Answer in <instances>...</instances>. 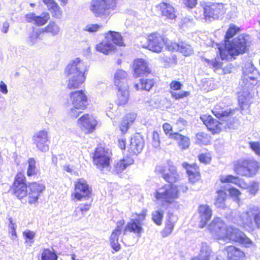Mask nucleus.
<instances>
[{
    "mask_svg": "<svg viewBox=\"0 0 260 260\" xmlns=\"http://www.w3.org/2000/svg\"><path fill=\"white\" fill-rule=\"evenodd\" d=\"M155 172L160 176L167 182L168 184H165L161 189V192L156 190L154 197L157 200L161 201L162 207L169 206L176 203V200L179 198L180 192H185L188 187L185 183L175 184L179 180V175L177 172L176 166L173 163L168 160L162 165L157 166L155 169Z\"/></svg>",
    "mask_w": 260,
    "mask_h": 260,
    "instance_id": "obj_1",
    "label": "nucleus"
},
{
    "mask_svg": "<svg viewBox=\"0 0 260 260\" xmlns=\"http://www.w3.org/2000/svg\"><path fill=\"white\" fill-rule=\"evenodd\" d=\"M241 31V27L235 24L229 25L223 38L224 46L218 47V54L222 60L235 59L239 55L249 51L251 44L249 35L241 34L234 38Z\"/></svg>",
    "mask_w": 260,
    "mask_h": 260,
    "instance_id": "obj_2",
    "label": "nucleus"
},
{
    "mask_svg": "<svg viewBox=\"0 0 260 260\" xmlns=\"http://www.w3.org/2000/svg\"><path fill=\"white\" fill-rule=\"evenodd\" d=\"M45 185L40 181L27 182L23 172H18L14 176L9 191L17 199L29 205H36L45 190Z\"/></svg>",
    "mask_w": 260,
    "mask_h": 260,
    "instance_id": "obj_3",
    "label": "nucleus"
},
{
    "mask_svg": "<svg viewBox=\"0 0 260 260\" xmlns=\"http://www.w3.org/2000/svg\"><path fill=\"white\" fill-rule=\"evenodd\" d=\"M148 210L143 209L141 213H134L133 216L137 217L136 219H131L125 226V221L123 219L119 220L116 223V226L113 230L110 238V244L115 251H118L120 249V245L118 243L119 235L122 233L125 235L127 232L133 233L138 237H140L144 232L142 227V221L145 220L147 215Z\"/></svg>",
    "mask_w": 260,
    "mask_h": 260,
    "instance_id": "obj_4",
    "label": "nucleus"
},
{
    "mask_svg": "<svg viewBox=\"0 0 260 260\" xmlns=\"http://www.w3.org/2000/svg\"><path fill=\"white\" fill-rule=\"evenodd\" d=\"M87 67L79 58L71 61L64 70L65 76L68 78L67 88L69 89H78L86 79Z\"/></svg>",
    "mask_w": 260,
    "mask_h": 260,
    "instance_id": "obj_5",
    "label": "nucleus"
},
{
    "mask_svg": "<svg viewBox=\"0 0 260 260\" xmlns=\"http://www.w3.org/2000/svg\"><path fill=\"white\" fill-rule=\"evenodd\" d=\"M214 234L219 239L238 243L245 248L250 247L253 244L252 241L245 234L233 226L217 224Z\"/></svg>",
    "mask_w": 260,
    "mask_h": 260,
    "instance_id": "obj_6",
    "label": "nucleus"
},
{
    "mask_svg": "<svg viewBox=\"0 0 260 260\" xmlns=\"http://www.w3.org/2000/svg\"><path fill=\"white\" fill-rule=\"evenodd\" d=\"M260 170V163L254 159L243 158L233 162V171L237 175L253 177Z\"/></svg>",
    "mask_w": 260,
    "mask_h": 260,
    "instance_id": "obj_7",
    "label": "nucleus"
},
{
    "mask_svg": "<svg viewBox=\"0 0 260 260\" xmlns=\"http://www.w3.org/2000/svg\"><path fill=\"white\" fill-rule=\"evenodd\" d=\"M69 99L72 108L71 109V116L77 118L82 111L86 110L88 105L89 98L86 92L82 89L71 91Z\"/></svg>",
    "mask_w": 260,
    "mask_h": 260,
    "instance_id": "obj_8",
    "label": "nucleus"
},
{
    "mask_svg": "<svg viewBox=\"0 0 260 260\" xmlns=\"http://www.w3.org/2000/svg\"><path fill=\"white\" fill-rule=\"evenodd\" d=\"M117 0H91L89 9L95 17L106 18L116 10Z\"/></svg>",
    "mask_w": 260,
    "mask_h": 260,
    "instance_id": "obj_9",
    "label": "nucleus"
},
{
    "mask_svg": "<svg viewBox=\"0 0 260 260\" xmlns=\"http://www.w3.org/2000/svg\"><path fill=\"white\" fill-rule=\"evenodd\" d=\"M200 119L207 129L213 135L218 134L222 130L230 128L235 123L230 120L228 121L221 118H218L217 120L209 114L201 115Z\"/></svg>",
    "mask_w": 260,
    "mask_h": 260,
    "instance_id": "obj_10",
    "label": "nucleus"
},
{
    "mask_svg": "<svg viewBox=\"0 0 260 260\" xmlns=\"http://www.w3.org/2000/svg\"><path fill=\"white\" fill-rule=\"evenodd\" d=\"M92 196V187L85 179L79 178L74 182V191L71 194L72 200L80 201L88 199Z\"/></svg>",
    "mask_w": 260,
    "mask_h": 260,
    "instance_id": "obj_11",
    "label": "nucleus"
},
{
    "mask_svg": "<svg viewBox=\"0 0 260 260\" xmlns=\"http://www.w3.org/2000/svg\"><path fill=\"white\" fill-rule=\"evenodd\" d=\"M92 160L96 168L102 171L110 167L112 160L111 153L106 147L99 145L92 153Z\"/></svg>",
    "mask_w": 260,
    "mask_h": 260,
    "instance_id": "obj_12",
    "label": "nucleus"
},
{
    "mask_svg": "<svg viewBox=\"0 0 260 260\" xmlns=\"http://www.w3.org/2000/svg\"><path fill=\"white\" fill-rule=\"evenodd\" d=\"M146 39V43L143 45V47L157 53H160L163 50L167 42V37L158 31L148 34Z\"/></svg>",
    "mask_w": 260,
    "mask_h": 260,
    "instance_id": "obj_13",
    "label": "nucleus"
},
{
    "mask_svg": "<svg viewBox=\"0 0 260 260\" xmlns=\"http://www.w3.org/2000/svg\"><path fill=\"white\" fill-rule=\"evenodd\" d=\"M225 5L222 3L208 2L203 5V14L206 20L218 19L225 13Z\"/></svg>",
    "mask_w": 260,
    "mask_h": 260,
    "instance_id": "obj_14",
    "label": "nucleus"
},
{
    "mask_svg": "<svg viewBox=\"0 0 260 260\" xmlns=\"http://www.w3.org/2000/svg\"><path fill=\"white\" fill-rule=\"evenodd\" d=\"M133 76L135 78L149 77L152 75L149 63L143 58H136L134 60L132 65Z\"/></svg>",
    "mask_w": 260,
    "mask_h": 260,
    "instance_id": "obj_15",
    "label": "nucleus"
},
{
    "mask_svg": "<svg viewBox=\"0 0 260 260\" xmlns=\"http://www.w3.org/2000/svg\"><path fill=\"white\" fill-rule=\"evenodd\" d=\"M186 121L180 118L176 122V125H178V132H174L170 135V139L178 140V145L182 150L187 149L190 145V139L189 137L180 134L179 132L184 129L183 126L185 125Z\"/></svg>",
    "mask_w": 260,
    "mask_h": 260,
    "instance_id": "obj_16",
    "label": "nucleus"
},
{
    "mask_svg": "<svg viewBox=\"0 0 260 260\" xmlns=\"http://www.w3.org/2000/svg\"><path fill=\"white\" fill-rule=\"evenodd\" d=\"M182 166L185 169L190 183L195 184L202 180V174L199 166L196 163L183 162Z\"/></svg>",
    "mask_w": 260,
    "mask_h": 260,
    "instance_id": "obj_17",
    "label": "nucleus"
},
{
    "mask_svg": "<svg viewBox=\"0 0 260 260\" xmlns=\"http://www.w3.org/2000/svg\"><path fill=\"white\" fill-rule=\"evenodd\" d=\"M212 112L218 118L236 122L237 120L236 110L233 109H226L220 104H217L212 110Z\"/></svg>",
    "mask_w": 260,
    "mask_h": 260,
    "instance_id": "obj_18",
    "label": "nucleus"
},
{
    "mask_svg": "<svg viewBox=\"0 0 260 260\" xmlns=\"http://www.w3.org/2000/svg\"><path fill=\"white\" fill-rule=\"evenodd\" d=\"M32 140L39 150L43 152L48 151L49 138L47 131L40 130L35 133Z\"/></svg>",
    "mask_w": 260,
    "mask_h": 260,
    "instance_id": "obj_19",
    "label": "nucleus"
},
{
    "mask_svg": "<svg viewBox=\"0 0 260 260\" xmlns=\"http://www.w3.org/2000/svg\"><path fill=\"white\" fill-rule=\"evenodd\" d=\"M78 123L81 129L86 134L92 133L95 130L98 124L95 118L87 113L82 115L78 119Z\"/></svg>",
    "mask_w": 260,
    "mask_h": 260,
    "instance_id": "obj_20",
    "label": "nucleus"
},
{
    "mask_svg": "<svg viewBox=\"0 0 260 260\" xmlns=\"http://www.w3.org/2000/svg\"><path fill=\"white\" fill-rule=\"evenodd\" d=\"M156 7L160 15L166 19L174 20L177 18L176 9L168 1L162 2L159 3Z\"/></svg>",
    "mask_w": 260,
    "mask_h": 260,
    "instance_id": "obj_21",
    "label": "nucleus"
},
{
    "mask_svg": "<svg viewBox=\"0 0 260 260\" xmlns=\"http://www.w3.org/2000/svg\"><path fill=\"white\" fill-rule=\"evenodd\" d=\"M144 146L143 138L139 134H135L131 139L128 147V153L131 155H138L142 151Z\"/></svg>",
    "mask_w": 260,
    "mask_h": 260,
    "instance_id": "obj_22",
    "label": "nucleus"
},
{
    "mask_svg": "<svg viewBox=\"0 0 260 260\" xmlns=\"http://www.w3.org/2000/svg\"><path fill=\"white\" fill-rule=\"evenodd\" d=\"M24 17L27 22L32 23L37 26H42L47 23L50 19V15L47 12H43L41 15H36L31 12L25 14Z\"/></svg>",
    "mask_w": 260,
    "mask_h": 260,
    "instance_id": "obj_23",
    "label": "nucleus"
},
{
    "mask_svg": "<svg viewBox=\"0 0 260 260\" xmlns=\"http://www.w3.org/2000/svg\"><path fill=\"white\" fill-rule=\"evenodd\" d=\"M137 116L136 113L128 112L121 118L118 127L122 135L127 133L131 125L135 123Z\"/></svg>",
    "mask_w": 260,
    "mask_h": 260,
    "instance_id": "obj_24",
    "label": "nucleus"
},
{
    "mask_svg": "<svg viewBox=\"0 0 260 260\" xmlns=\"http://www.w3.org/2000/svg\"><path fill=\"white\" fill-rule=\"evenodd\" d=\"M129 95V88H117L114 101L117 107H125L128 104Z\"/></svg>",
    "mask_w": 260,
    "mask_h": 260,
    "instance_id": "obj_25",
    "label": "nucleus"
},
{
    "mask_svg": "<svg viewBox=\"0 0 260 260\" xmlns=\"http://www.w3.org/2000/svg\"><path fill=\"white\" fill-rule=\"evenodd\" d=\"M183 87L181 82L172 80L169 84L170 93L171 97L175 100H179L188 96L190 94V92L188 91H183L181 92H176L175 91L180 90Z\"/></svg>",
    "mask_w": 260,
    "mask_h": 260,
    "instance_id": "obj_26",
    "label": "nucleus"
},
{
    "mask_svg": "<svg viewBox=\"0 0 260 260\" xmlns=\"http://www.w3.org/2000/svg\"><path fill=\"white\" fill-rule=\"evenodd\" d=\"M198 212L200 218L199 228H203L210 220L212 215V211L208 205L201 204L199 206Z\"/></svg>",
    "mask_w": 260,
    "mask_h": 260,
    "instance_id": "obj_27",
    "label": "nucleus"
},
{
    "mask_svg": "<svg viewBox=\"0 0 260 260\" xmlns=\"http://www.w3.org/2000/svg\"><path fill=\"white\" fill-rule=\"evenodd\" d=\"M224 250L226 252V260H245V253L235 246H228L225 247Z\"/></svg>",
    "mask_w": 260,
    "mask_h": 260,
    "instance_id": "obj_28",
    "label": "nucleus"
},
{
    "mask_svg": "<svg viewBox=\"0 0 260 260\" xmlns=\"http://www.w3.org/2000/svg\"><path fill=\"white\" fill-rule=\"evenodd\" d=\"M60 31V27L54 21H51L44 28L36 32L35 37H30V41H32L34 39L39 38L41 34L46 33L50 34L52 36H54L59 34Z\"/></svg>",
    "mask_w": 260,
    "mask_h": 260,
    "instance_id": "obj_29",
    "label": "nucleus"
},
{
    "mask_svg": "<svg viewBox=\"0 0 260 260\" xmlns=\"http://www.w3.org/2000/svg\"><path fill=\"white\" fill-rule=\"evenodd\" d=\"M113 82L116 89L129 88L127 81V73L122 70L116 71L114 74Z\"/></svg>",
    "mask_w": 260,
    "mask_h": 260,
    "instance_id": "obj_30",
    "label": "nucleus"
},
{
    "mask_svg": "<svg viewBox=\"0 0 260 260\" xmlns=\"http://www.w3.org/2000/svg\"><path fill=\"white\" fill-rule=\"evenodd\" d=\"M104 36L108 42H112L113 45L115 46L122 47L125 46L123 37L119 32L109 30L105 33Z\"/></svg>",
    "mask_w": 260,
    "mask_h": 260,
    "instance_id": "obj_31",
    "label": "nucleus"
},
{
    "mask_svg": "<svg viewBox=\"0 0 260 260\" xmlns=\"http://www.w3.org/2000/svg\"><path fill=\"white\" fill-rule=\"evenodd\" d=\"M134 159L129 156H125L118 160L114 165L113 171L116 174L122 173L126 168L134 163Z\"/></svg>",
    "mask_w": 260,
    "mask_h": 260,
    "instance_id": "obj_32",
    "label": "nucleus"
},
{
    "mask_svg": "<svg viewBox=\"0 0 260 260\" xmlns=\"http://www.w3.org/2000/svg\"><path fill=\"white\" fill-rule=\"evenodd\" d=\"M243 80L245 84L255 85L260 83V73L256 69H253L244 74Z\"/></svg>",
    "mask_w": 260,
    "mask_h": 260,
    "instance_id": "obj_33",
    "label": "nucleus"
},
{
    "mask_svg": "<svg viewBox=\"0 0 260 260\" xmlns=\"http://www.w3.org/2000/svg\"><path fill=\"white\" fill-rule=\"evenodd\" d=\"M96 51L101 52L105 55H108L112 52H114L116 48L114 45L110 42L102 41L98 43L95 47Z\"/></svg>",
    "mask_w": 260,
    "mask_h": 260,
    "instance_id": "obj_34",
    "label": "nucleus"
},
{
    "mask_svg": "<svg viewBox=\"0 0 260 260\" xmlns=\"http://www.w3.org/2000/svg\"><path fill=\"white\" fill-rule=\"evenodd\" d=\"M142 77V78L140 79V86H139L138 84H136L134 85L135 88L137 90H145L150 91L154 85L155 81L154 79L145 76Z\"/></svg>",
    "mask_w": 260,
    "mask_h": 260,
    "instance_id": "obj_35",
    "label": "nucleus"
},
{
    "mask_svg": "<svg viewBox=\"0 0 260 260\" xmlns=\"http://www.w3.org/2000/svg\"><path fill=\"white\" fill-rule=\"evenodd\" d=\"M217 196L214 201V205L219 208L224 209L226 207L225 201L228 198L224 188H221L216 191Z\"/></svg>",
    "mask_w": 260,
    "mask_h": 260,
    "instance_id": "obj_36",
    "label": "nucleus"
},
{
    "mask_svg": "<svg viewBox=\"0 0 260 260\" xmlns=\"http://www.w3.org/2000/svg\"><path fill=\"white\" fill-rule=\"evenodd\" d=\"M219 181L222 184L231 183L235 184L240 188H245V186L242 185L241 179L238 176H235L231 174L225 176L222 175L220 177Z\"/></svg>",
    "mask_w": 260,
    "mask_h": 260,
    "instance_id": "obj_37",
    "label": "nucleus"
},
{
    "mask_svg": "<svg viewBox=\"0 0 260 260\" xmlns=\"http://www.w3.org/2000/svg\"><path fill=\"white\" fill-rule=\"evenodd\" d=\"M91 206V203L80 204L79 206L75 209L72 215L73 217L76 220L81 219L84 216L85 214L90 210Z\"/></svg>",
    "mask_w": 260,
    "mask_h": 260,
    "instance_id": "obj_38",
    "label": "nucleus"
},
{
    "mask_svg": "<svg viewBox=\"0 0 260 260\" xmlns=\"http://www.w3.org/2000/svg\"><path fill=\"white\" fill-rule=\"evenodd\" d=\"M196 143L200 146L211 144V137L205 132H199L196 135Z\"/></svg>",
    "mask_w": 260,
    "mask_h": 260,
    "instance_id": "obj_39",
    "label": "nucleus"
},
{
    "mask_svg": "<svg viewBox=\"0 0 260 260\" xmlns=\"http://www.w3.org/2000/svg\"><path fill=\"white\" fill-rule=\"evenodd\" d=\"M27 168L26 171L27 176L30 177L36 176L38 171L36 166V161L33 157H30L27 159Z\"/></svg>",
    "mask_w": 260,
    "mask_h": 260,
    "instance_id": "obj_40",
    "label": "nucleus"
},
{
    "mask_svg": "<svg viewBox=\"0 0 260 260\" xmlns=\"http://www.w3.org/2000/svg\"><path fill=\"white\" fill-rule=\"evenodd\" d=\"M241 226L244 228H249L253 229V222L252 219L248 212H245L240 216Z\"/></svg>",
    "mask_w": 260,
    "mask_h": 260,
    "instance_id": "obj_41",
    "label": "nucleus"
},
{
    "mask_svg": "<svg viewBox=\"0 0 260 260\" xmlns=\"http://www.w3.org/2000/svg\"><path fill=\"white\" fill-rule=\"evenodd\" d=\"M178 48V51L185 56H190L193 53V50L191 46L185 42H180Z\"/></svg>",
    "mask_w": 260,
    "mask_h": 260,
    "instance_id": "obj_42",
    "label": "nucleus"
},
{
    "mask_svg": "<svg viewBox=\"0 0 260 260\" xmlns=\"http://www.w3.org/2000/svg\"><path fill=\"white\" fill-rule=\"evenodd\" d=\"M58 256L56 252L49 248H45L41 254V260H57Z\"/></svg>",
    "mask_w": 260,
    "mask_h": 260,
    "instance_id": "obj_43",
    "label": "nucleus"
},
{
    "mask_svg": "<svg viewBox=\"0 0 260 260\" xmlns=\"http://www.w3.org/2000/svg\"><path fill=\"white\" fill-rule=\"evenodd\" d=\"M161 135L160 131L154 130L152 133V138L151 144L153 147L158 148L160 145V135Z\"/></svg>",
    "mask_w": 260,
    "mask_h": 260,
    "instance_id": "obj_44",
    "label": "nucleus"
},
{
    "mask_svg": "<svg viewBox=\"0 0 260 260\" xmlns=\"http://www.w3.org/2000/svg\"><path fill=\"white\" fill-rule=\"evenodd\" d=\"M229 195L231 198H232L237 203L239 204L241 202L240 196L241 194V191L237 188L232 186L228 189Z\"/></svg>",
    "mask_w": 260,
    "mask_h": 260,
    "instance_id": "obj_45",
    "label": "nucleus"
},
{
    "mask_svg": "<svg viewBox=\"0 0 260 260\" xmlns=\"http://www.w3.org/2000/svg\"><path fill=\"white\" fill-rule=\"evenodd\" d=\"M164 217V211L162 210H156L152 213V220L157 225H160L162 224Z\"/></svg>",
    "mask_w": 260,
    "mask_h": 260,
    "instance_id": "obj_46",
    "label": "nucleus"
},
{
    "mask_svg": "<svg viewBox=\"0 0 260 260\" xmlns=\"http://www.w3.org/2000/svg\"><path fill=\"white\" fill-rule=\"evenodd\" d=\"M48 10L51 12L52 16L54 18L59 19L62 16V10L57 3L52 7L49 8Z\"/></svg>",
    "mask_w": 260,
    "mask_h": 260,
    "instance_id": "obj_47",
    "label": "nucleus"
},
{
    "mask_svg": "<svg viewBox=\"0 0 260 260\" xmlns=\"http://www.w3.org/2000/svg\"><path fill=\"white\" fill-rule=\"evenodd\" d=\"M204 61L207 63L210 68H213L214 70L219 69L222 66V62L219 61L216 58L212 60L204 58Z\"/></svg>",
    "mask_w": 260,
    "mask_h": 260,
    "instance_id": "obj_48",
    "label": "nucleus"
},
{
    "mask_svg": "<svg viewBox=\"0 0 260 260\" xmlns=\"http://www.w3.org/2000/svg\"><path fill=\"white\" fill-rule=\"evenodd\" d=\"M199 161L205 165L210 163L212 160V155L210 152L202 153L198 156Z\"/></svg>",
    "mask_w": 260,
    "mask_h": 260,
    "instance_id": "obj_49",
    "label": "nucleus"
},
{
    "mask_svg": "<svg viewBox=\"0 0 260 260\" xmlns=\"http://www.w3.org/2000/svg\"><path fill=\"white\" fill-rule=\"evenodd\" d=\"M174 228V223L170 220H167L165 226L162 231V235L164 237L169 235L173 231Z\"/></svg>",
    "mask_w": 260,
    "mask_h": 260,
    "instance_id": "obj_50",
    "label": "nucleus"
},
{
    "mask_svg": "<svg viewBox=\"0 0 260 260\" xmlns=\"http://www.w3.org/2000/svg\"><path fill=\"white\" fill-rule=\"evenodd\" d=\"M9 234L10 235L11 238L12 240H14L17 238V233L16 231V225L12 221L11 218L9 219Z\"/></svg>",
    "mask_w": 260,
    "mask_h": 260,
    "instance_id": "obj_51",
    "label": "nucleus"
},
{
    "mask_svg": "<svg viewBox=\"0 0 260 260\" xmlns=\"http://www.w3.org/2000/svg\"><path fill=\"white\" fill-rule=\"evenodd\" d=\"M165 46H166V49L171 52H175V51H178V46H179V43H176L175 42H168V39L167 38V42L165 44Z\"/></svg>",
    "mask_w": 260,
    "mask_h": 260,
    "instance_id": "obj_52",
    "label": "nucleus"
},
{
    "mask_svg": "<svg viewBox=\"0 0 260 260\" xmlns=\"http://www.w3.org/2000/svg\"><path fill=\"white\" fill-rule=\"evenodd\" d=\"M250 148L254 152V153L260 156V142L251 141L249 142Z\"/></svg>",
    "mask_w": 260,
    "mask_h": 260,
    "instance_id": "obj_53",
    "label": "nucleus"
},
{
    "mask_svg": "<svg viewBox=\"0 0 260 260\" xmlns=\"http://www.w3.org/2000/svg\"><path fill=\"white\" fill-rule=\"evenodd\" d=\"M23 235L24 237L25 242H34L33 239L35 238V233L33 231L26 230L23 232Z\"/></svg>",
    "mask_w": 260,
    "mask_h": 260,
    "instance_id": "obj_54",
    "label": "nucleus"
},
{
    "mask_svg": "<svg viewBox=\"0 0 260 260\" xmlns=\"http://www.w3.org/2000/svg\"><path fill=\"white\" fill-rule=\"evenodd\" d=\"M162 127L165 135L168 136L169 138L170 139V135L174 133L172 132V126L168 122H165L162 124Z\"/></svg>",
    "mask_w": 260,
    "mask_h": 260,
    "instance_id": "obj_55",
    "label": "nucleus"
},
{
    "mask_svg": "<svg viewBox=\"0 0 260 260\" xmlns=\"http://www.w3.org/2000/svg\"><path fill=\"white\" fill-rule=\"evenodd\" d=\"M101 26L98 24H88L84 28V30L90 33L96 32L101 28Z\"/></svg>",
    "mask_w": 260,
    "mask_h": 260,
    "instance_id": "obj_56",
    "label": "nucleus"
},
{
    "mask_svg": "<svg viewBox=\"0 0 260 260\" xmlns=\"http://www.w3.org/2000/svg\"><path fill=\"white\" fill-rule=\"evenodd\" d=\"M183 4L188 8L192 9L197 5V0H182Z\"/></svg>",
    "mask_w": 260,
    "mask_h": 260,
    "instance_id": "obj_57",
    "label": "nucleus"
},
{
    "mask_svg": "<svg viewBox=\"0 0 260 260\" xmlns=\"http://www.w3.org/2000/svg\"><path fill=\"white\" fill-rule=\"evenodd\" d=\"M126 140L125 138H120L117 140V146L121 150L126 149Z\"/></svg>",
    "mask_w": 260,
    "mask_h": 260,
    "instance_id": "obj_58",
    "label": "nucleus"
},
{
    "mask_svg": "<svg viewBox=\"0 0 260 260\" xmlns=\"http://www.w3.org/2000/svg\"><path fill=\"white\" fill-rule=\"evenodd\" d=\"M258 190V185L255 182H253L249 188V191L252 194H255Z\"/></svg>",
    "mask_w": 260,
    "mask_h": 260,
    "instance_id": "obj_59",
    "label": "nucleus"
},
{
    "mask_svg": "<svg viewBox=\"0 0 260 260\" xmlns=\"http://www.w3.org/2000/svg\"><path fill=\"white\" fill-rule=\"evenodd\" d=\"M44 4L47 6L48 9L57 4L55 0H42Z\"/></svg>",
    "mask_w": 260,
    "mask_h": 260,
    "instance_id": "obj_60",
    "label": "nucleus"
},
{
    "mask_svg": "<svg viewBox=\"0 0 260 260\" xmlns=\"http://www.w3.org/2000/svg\"><path fill=\"white\" fill-rule=\"evenodd\" d=\"M0 91L5 94H7L8 91L7 86L3 81L0 82Z\"/></svg>",
    "mask_w": 260,
    "mask_h": 260,
    "instance_id": "obj_61",
    "label": "nucleus"
},
{
    "mask_svg": "<svg viewBox=\"0 0 260 260\" xmlns=\"http://www.w3.org/2000/svg\"><path fill=\"white\" fill-rule=\"evenodd\" d=\"M233 66L231 64L222 68V72L224 74H230L232 72Z\"/></svg>",
    "mask_w": 260,
    "mask_h": 260,
    "instance_id": "obj_62",
    "label": "nucleus"
},
{
    "mask_svg": "<svg viewBox=\"0 0 260 260\" xmlns=\"http://www.w3.org/2000/svg\"><path fill=\"white\" fill-rule=\"evenodd\" d=\"M254 220L256 225L257 228L260 226V213H257L254 216Z\"/></svg>",
    "mask_w": 260,
    "mask_h": 260,
    "instance_id": "obj_63",
    "label": "nucleus"
},
{
    "mask_svg": "<svg viewBox=\"0 0 260 260\" xmlns=\"http://www.w3.org/2000/svg\"><path fill=\"white\" fill-rule=\"evenodd\" d=\"M192 260H209V256L203 257L201 255H199L193 257Z\"/></svg>",
    "mask_w": 260,
    "mask_h": 260,
    "instance_id": "obj_64",
    "label": "nucleus"
}]
</instances>
